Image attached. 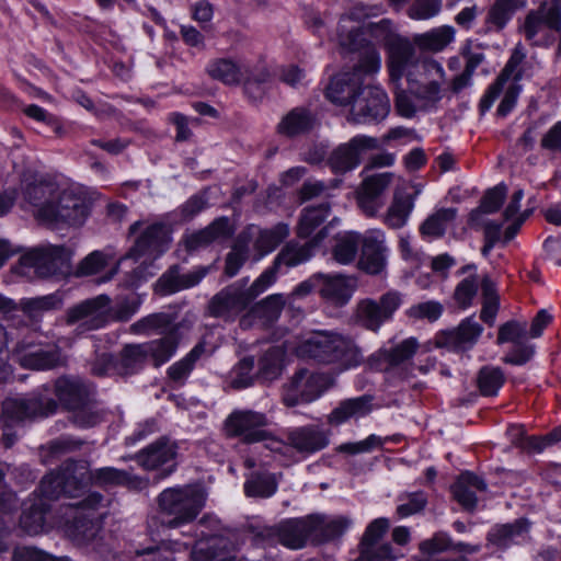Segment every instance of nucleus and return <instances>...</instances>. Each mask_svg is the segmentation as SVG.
I'll return each mask as SVG.
<instances>
[{
    "instance_id": "bf43d9fd",
    "label": "nucleus",
    "mask_w": 561,
    "mask_h": 561,
    "mask_svg": "<svg viewBox=\"0 0 561 561\" xmlns=\"http://www.w3.org/2000/svg\"><path fill=\"white\" fill-rule=\"evenodd\" d=\"M478 383L484 396H495L504 383V375L500 368L485 367L480 370Z\"/></svg>"
},
{
    "instance_id": "393cba45",
    "label": "nucleus",
    "mask_w": 561,
    "mask_h": 561,
    "mask_svg": "<svg viewBox=\"0 0 561 561\" xmlns=\"http://www.w3.org/2000/svg\"><path fill=\"white\" fill-rule=\"evenodd\" d=\"M278 542L284 547L297 550L305 547L308 539H312V530L309 516L288 519L276 528Z\"/></svg>"
},
{
    "instance_id": "a18cd8bd",
    "label": "nucleus",
    "mask_w": 561,
    "mask_h": 561,
    "mask_svg": "<svg viewBox=\"0 0 561 561\" xmlns=\"http://www.w3.org/2000/svg\"><path fill=\"white\" fill-rule=\"evenodd\" d=\"M62 304L64 297L57 291L45 296L24 298L20 301V307L27 317L35 319L45 312L59 309Z\"/></svg>"
},
{
    "instance_id": "412c9836",
    "label": "nucleus",
    "mask_w": 561,
    "mask_h": 561,
    "mask_svg": "<svg viewBox=\"0 0 561 561\" xmlns=\"http://www.w3.org/2000/svg\"><path fill=\"white\" fill-rule=\"evenodd\" d=\"M59 183L55 180L43 175H25L22 181V196L24 199L23 207L30 206L39 219V210L43 207H49Z\"/></svg>"
},
{
    "instance_id": "7c9ffc66",
    "label": "nucleus",
    "mask_w": 561,
    "mask_h": 561,
    "mask_svg": "<svg viewBox=\"0 0 561 561\" xmlns=\"http://www.w3.org/2000/svg\"><path fill=\"white\" fill-rule=\"evenodd\" d=\"M485 489V483L471 472L461 473L451 488L454 497L466 510L476 507L477 492Z\"/></svg>"
},
{
    "instance_id": "2eb2a0df",
    "label": "nucleus",
    "mask_w": 561,
    "mask_h": 561,
    "mask_svg": "<svg viewBox=\"0 0 561 561\" xmlns=\"http://www.w3.org/2000/svg\"><path fill=\"white\" fill-rule=\"evenodd\" d=\"M378 147V140L374 137L358 135L350 141L336 147L329 157V165L333 173L343 174L356 169L362 157L369 150Z\"/></svg>"
},
{
    "instance_id": "4d7b16f0",
    "label": "nucleus",
    "mask_w": 561,
    "mask_h": 561,
    "mask_svg": "<svg viewBox=\"0 0 561 561\" xmlns=\"http://www.w3.org/2000/svg\"><path fill=\"white\" fill-rule=\"evenodd\" d=\"M483 293V307L481 310V319L492 325L494 323L499 298L493 282L489 278H484L481 285Z\"/></svg>"
},
{
    "instance_id": "de8ad7c7",
    "label": "nucleus",
    "mask_w": 561,
    "mask_h": 561,
    "mask_svg": "<svg viewBox=\"0 0 561 561\" xmlns=\"http://www.w3.org/2000/svg\"><path fill=\"white\" fill-rule=\"evenodd\" d=\"M314 123L313 116L305 108H294L279 122L278 133L285 136H296L308 131Z\"/></svg>"
},
{
    "instance_id": "c03bdc74",
    "label": "nucleus",
    "mask_w": 561,
    "mask_h": 561,
    "mask_svg": "<svg viewBox=\"0 0 561 561\" xmlns=\"http://www.w3.org/2000/svg\"><path fill=\"white\" fill-rule=\"evenodd\" d=\"M524 54L518 48H516L513 55L511 56L510 60L507 61L503 72L497 78L496 82L489 87V89L486 90L481 101V105L484 110H489L493 105L501 90L503 89L505 83L511 79V77H514V79L516 78L518 80V77L515 76L514 72L517 66L522 62Z\"/></svg>"
},
{
    "instance_id": "603ef678",
    "label": "nucleus",
    "mask_w": 561,
    "mask_h": 561,
    "mask_svg": "<svg viewBox=\"0 0 561 561\" xmlns=\"http://www.w3.org/2000/svg\"><path fill=\"white\" fill-rule=\"evenodd\" d=\"M113 257L114 255L110 251H93L79 263L76 270V275H94L104 268Z\"/></svg>"
},
{
    "instance_id": "c9c22d12",
    "label": "nucleus",
    "mask_w": 561,
    "mask_h": 561,
    "mask_svg": "<svg viewBox=\"0 0 561 561\" xmlns=\"http://www.w3.org/2000/svg\"><path fill=\"white\" fill-rule=\"evenodd\" d=\"M175 458V448L167 442L150 445L137 455L138 463L146 470H153L168 465Z\"/></svg>"
},
{
    "instance_id": "c85d7f7f",
    "label": "nucleus",
    "mask_w": 561,
    "mask_h": 561,
    "mask_svg": "<svg viewBox=\"0 0 561 561\" xmlns=\"http://www.w3.org/2000/svg\"><path fill=\"white\" fill-rule=\"evenodd\" d=\"M288 440L291 447L307 454L323 449L329 444L328 435L314 426L294 430L290 432Z\"/></svg>"
},
{
    "instance_id": "79ce46f5",
    "label": "nucleus",
    "mask_w": 561,
    "mask_h": 561,
    "mask_svg": "<svg viewBox=\"0 0 561 561\" xmlns=\"http://www.w3.org/2000/svg\"><path fill=\"white\" fill-rule=\"evenodd\" d=\"M149 362L159 367L169 362L176 353L178 336L174 331L165 336L145 343Z\"/></svg>"
},
{
    "instance_id": "13d9d810",
    "label": "nucleus",
    "mask_w": 561,
    "mask_h": 561,
    "mask_svg": "<svg viewBox=\"0 0 561 561\" xmlns=\"http://www.w3.org/2000/svg\"><path fill=\"white\" fill-rule=\"evenodd\" d=\"M21 527L28 535H38L45 529V503L39 506L32 505L31 510L24 511L21 516Z\"/></svg>"
},
{
    "instance_id": "4468645a",
    "label": "nucleus",
    "mask_w": 561,
    "mask_h": 561,
    "mask_svg": "<svg viewBox=\"0 0 561 561\" xmlns=\"http://www.w3.org/2000/svg\"><path fill=\"white\" fill-rule=\"evenodd\" d=\"M401 302L400 294L393 290L382 295L379 301L360 300L356 309V320L366 329L377 332L385 322L392 318Z\"/></svg>"
},
{
    "instance_id": "72a5a7b5",
    "label": "nucleus",
    "mask_w": 561,
    "mask_h": 561,
    "mask_svg": "<svg viewBox=\"0 0 561 561\" xmlns=\"http://www.w3.org/2000/svg\"><path fill=\"white\" fill-rule=\"evenodd\" d=\"M456 216V208L436 209L421 225L420 232L422 237L427 241L443 237L448 227L455 221Z\"/></svg>"
},
{
    "instance_id": "4be33fe9",
    "label": "nucleus",
    "mask_w": 561,
    "mask_h": 561,
    "mask_svg": "<svg viewBox=\"0 0 561 561\" xmlns=\"http://www.w3.org/2000/svg\"><path fill=\"white\" fill-rule=\"evenodd\" d=\"M318 285L321 297L333 306L346 305L356 289L355 278L341 274H319Z\"/></svg>"
},
{
    "instance_id": "864d4df0",
    "label": "nucleus",
    "mask_w": 561,
    "mask_h": 561,
    "mask_svg": "<svg viewBox=\"0 0 561 561\" xmlns=\"http://www.w3.org/2000/svg\"><path fill=\"white\" fill-rule=\"evenodd\" d=\"M95 481L102 485H127L136 486L140 482L133 478L126 471L115 469L113 467H105L98 469L93 476Z\"/></svg>"
},
{
    "instance_id": "9b49d317",
    "label": "nucleus",
    "mask_w": 561,
    "mask_h": 561,
    "mask_svg": "<svg viewBox=\"0 0 561 561\" xmlns=\"http://www.w3.org/2000/svg\"><path fill=\"white\" fill-rule=\"evenodd\" d=\"M334 382L331 375L298 370L284 388V402L287 405L310 403L328 390Z\"/></svg>"
},
{
    "instance_id": "dca6fc26",
    "label": "nucleus",
    "mask_w": 561,
    "mask_h": 561,
    "mask_svg": "<svg viewBox=\"0 0 561 561\" xmlns=\"http://www.w3.org/2000/svg\"><path fill=\"white\" fill-rule=\"evenodd\" d=\"M359 245H362V252L358 267L368 274L381 273L387 265L389 253L385 232L380 229L365 231L360 234Z\"/></svg>"
},
{
    "instance_id": "58836bf2",
    "label": "nucleus",
    "mask_w": 561,
    "mask_h": 561,
    "mask_svg": "<svg viewBox=\"0 0 561 561\" xmlns=\"http://www.w3.org/2000/svg\"><path fill=\"white\" fill-rule=\"evenodd\" d=\"M316 247L307 242L300 244L296 241L288 242L275 257L276 268H290L307 262L313 255Z\"/></svg>"
},
{
    "instance_id": "e2e57ef3",
    "label": "nucleus",
    "mask_w": 561,
    "mask_h": 561,
    "mask_svg": "<svg viewBox=\"0 0 561 561\" xmlns=\"http://www.w3.org/2000/svg\"><path fill=\"white\" fill-rule=\"evenodd\" d=\"M169 323L170 318L168 314L154 313L131 324L130 330L136 334H151L153 332H162Z\"/></svg>"
},
{
    "instance_id": "b1692460",
    "label": "nucleus",
    "mask_w": 561,
    "mask_h": 561,
    "mask_svg": "<svg viewBox=\"0 0 561 561\" xmlns=\"http://www.w3.org/2000/svg\"><path fill=\"white\" fill-rule=\"evenodd\" d=\"M250 302L244 293V285L233 284L211 299L209 312L215 317L229 319L242 311Z\"/></svg>"
},
{
    "instance_id": "e433bc0d",
    "label": "nucleus",
    "mask_w": 561,
    "mask_h": 561,
    "mask_svg": "<svg viewBox=\"0 0 561 561\" xmlns=\"http://www.w3.org/2000/svg\"><path fill=\"white\" fill-rule=\"evenodd\" d=\"M529 524L518 520L515 524L497 526L489 534V540L497 547H508L513 543H522L528 537Z\"/></svg>"
},
{
    "instance_id": "680f3d73",
    "label": "nucleus",
    "mask_w": 561,
    "mask_h": 561,
    "mask_svg": "<svg viewBox=\"0 0 561 561\" xmlns=\"http://www.w3.org/2000/svg\"><path fill=\"white\" fill-rule=\"evenodd\" d=\"M248 257L253 259V253L250 252L249 244H245V242L241 243V236L239 234L234 247L227 256L226 274L229 276H234Z\"/></svg>"
},
{
    "instance_id": "39448f33",
    "label": "nucleus",
    "mask_w": 561,
    "mask_h": 561,
    "mask_svg": "<svg viewBox=\"0 0 561 561\" xmlns=\"http://www.w3.org/2000/svg\"><path fill=\"white\" fill-rule=\"evenodd\" d=\"M91 197L87 190L77 183H59L49 207H42L39 220L51 226H82L89 217Z\"/></svg>"
},
{
    "instance_id": "8fccbe9b",
    "label": "nucleus",
    "mask_w": 561,
    "mask_h": 561,
    "mask_svg": "<svg viewBox=\"0 0 561 561\" xmlns=\"http://www.w3.org/2000/svg\"><path fill=\"white\" fill-rule=\"evenodd\" d=\"M55 393L67 409H75L82 401L85 391L78 380L61 377L55 383Z\"/></svg>"
},
{
    "instance_id": "338daca9",
    "label": "nucleus",
    "mask_w": 561,
    "mask_h": 561,
    "mask_svg": "<svg viewBox=\"0 0 561 561\" xmlns=\"http://www.w3.org/2000/svg\"><path fill=\"white\" fill-rule=\"evenodd\" d=\"M254 359L252 357L242 358L231 371V381L236 388H245L252 385L254 380Z\"/></svg>"
},
{
    "instance_id": "0e129e2a",
    "label": "nucleus",
    "mask_w": 561,
    "mask_h": 561,
    "mask_svg": "<svg viewBox=\"0 0 561 561\" xmlns=\"http://www.w3.org/2000/svg\"><path fill=\"white\" fill-rule=\"evenodd\" d=\"M42 264L41 249H31L20 256L14 271L16 274L25 277L39 276V266Z\"/></svg>"
},
{
    "instance_id": "423d86ee",
    "label": "nucleus",
    "mask_w": 561,
    "mask_h": 561,
    "mask_svg": "<svg viewBox=\"0 0 561 561\" xmlns=\"http://www.w3.org/2000/svg\"><path fill=\"white\" fill-rule=\"evenodd\" d=\"M161 513L169 517L170 527H179L193 522L203 510L206 494L197 485L174 486L159 495Z\"/></svg>"
},
{
    "instance_id": "bb28decb",
    "label": "nucleus",
    "mask_w": 561,
    "mask_h": 561,
    "mask_svg": "<svg viewBox=\"0 0 561 561\" xmlns=\"http://www.w3.org/2000/svg\"><path fill=\"white\" fill-rule=\"evenodd\" d=\"M71 250L62 245H47L41 248L39 277H48L57 274H65L69 271Z\"/></svg>"
},
{
    "instance_id": "37998d69",
    "label": "nucleus",
    "mask_w": 561,
    "mask_h": 561,
    "mask_svg": "<svg viewBox=\"0 0 561 561\" xmlns=\"http://www.w3.org/2000/svg\"><path fill=\"white\" fill-rule=\"evenodd\" d=\"M525 7L524 0H496L489 10L486 24L490 30H502L517 10Z\"/></svg>"
},
{
    "instance_id": "f704fd0d",
    "label": "nucleus",
    "mask_w": 561,
    "mask_h": 561,
    "mask_svg": "<svg viewBox=\"0 0 561 561\" xmlns=\"http://www.w3.org/2000/svg\"><path fill=\"white\" fill-rule=\"evenodd\" d=\"M456 31L450 25H442L425 33L415 34L413 44L424 50L440 51L455 41Z\"/></svg>"
},
{
    "instance_id": "2f4dec72",
    "label": "nucleus",
    "mask_w": 561,
    "mask_h": 561,
    "mask_svg": "<svg viewBox=\"0 0 561 561\" xmlns=\"http://www.w3.org/2000/svg\"><path fill=\"white\" fill-rule=\"evenodd\" d=\"M413 209L414 197L403 194L398 186L393 193L392 202L383 216V222L392 229L402 228L408 222Z\"/></svg>"
},
{
    "instance_id": "09e8293b",
    "label": "nucleus",
    "mask_w": 561,
    "mask_h": 561,
    "mask_svg": "<svg viewBox=\"0 0 561 561\" xmlns=\"http://www.w3.org/2000/svg\"><path fill=\"white\" fill-rule=\"evenodd\" d=\"M285 351L282 346L275 345L268 347L259 363V375L264 380L276 379L284 367Z\"/></svg>"
},
{
    "instance_id": "052dcab7",
    "label": "nucleus",
    "mask_w": 561,
    "mask_h": 561,
    "mask_svg": "<svg viewBox=\"0 0 561 561\" xmlns=\"http://www.w3.org/2000/svg\"><path fill=\"white\" fill-rule=\"evenodd\" d=\"M149 362L145 343L125 346L122 353V364L127 373H134Z\"/></svg>"
},
{
    "instance_id": "0eeeda50",
    "label": "nucleus",
    "mask_w": 561,
    "mask_h": 561,
    "mask_svg": "<svg viewBox=\"0 0 561 561\" xmlns=\"http://www.w3.org/2000/svg\"><path fill=\"white\" fill-rule=\"evenodd\" d=\"M11 362L33 370H46L62 365L59 347L47 341V336L28 331L12 348Z\"/></svg>"
},
{
    "instance_id": "ddd939ff",
    "label": "nucleus",
    "mask_w": 561,
    "mask_h": 561,
    "mask_svg": "<svg viewBox=\"0 0 561 561\" xmlns=\"http://www.w3.org/2000/svg\"><path fill=\"white\" fill-rule=\"evenodd\" d=\"M111 299L106 295H99L87 299L67 312V323L77 324L80 333L104 327L111 318Z\"/></svg>"
},
{
    "instance_id": "f03ea898",
    "label": "nucleus",
    "mask_w": 561,
    "mask_h": 561,
    "mask_svg": "<svg viewBox=\"0 0 561 561\" xmlns=\"http://www.w3.org/2000/svg\"><path fill=\"white\" fill-rule=\"evenodd\" d=\"M381 57L374 46H367L359 53L357 65L352 71H343L334 76L327 88L328 99L348 108V119L367 124L385 119L390 112V101L385 91H375V105L367 107L359 93L367 80L379 72Z\"/></svg>"
},
{
    "instance_id": "f3484780",
    "label": "nucleus",
    "mask_w": 561,
    "mask_h": 561,
    "mask_svg": "<svg viewBox=\"0 0 561 561\" xmlns=\"http://www.w3.org/2000/svg\"><path fill=\"white\" fill-rule=\"evenodd\" d=\"M103 497L98 493H89L83 501L71 504L68 507V515L73 519L67 522V531L69 535L89 539L93 537L99 528L95 516L91 513L102 503Z\"/></svg>"
},
{
    "instance_id": "c756f323",
    "label": "nucleus",
    "mask_w": 561,
    "mask_h": 561,
    "mask_svg": "<svg viewBox=\"0 0 561 561\" xmlns=\"http://www.w3.org/2000/svg\"><path fill=\"white\" fill-rule=\"evenodd\" d=\"M371 411V399L367 396L342 401L330 413L328 421L332 425H341L352 419H360Z\"/></svg>"
},
{
    "instance_id": "6e6552de",
    "label": "nucleus",
    "mask_w": 561,
    "mask_h": 561,
    "mask_svg": "<svg viewBox=\"0 0 561 561\" xmlns=\"http://www.w3.org/2000/svg\"><path fill=\"white\" fill-rule=\"evenodd\" d=\"M265 414L252 410L232 412L226 420L225 428L229 436L241 437L245 443L263 442L264 447L274 454H284L289 446L265 430L267 425Z\"/></svg>"
},
{
    "instance_id": "6ab92c4d",
    "label": "nucleus",
    "mask_w": 561,
    "mask_h": 561,
    "mask_svg": "<svg viewBox=\"0 0 561 561\" xmlns=\"http://www.w3.org/2000/svg\"><path fill=\"white\" fill-rule=\"evenodd\" d=\"M289 234V228L286 224H277L270 229H261L256 226H250L240 233L241 243L250 245V252L253 253V260L259 261L263 256L273 252L275 248Z\"/></svg>"
},
{
    "instance_id": "f257e3e1",
    "label": "nucleus",
    "mask_w": 561,
    "mask_h": 561,
    "mask_svg": "<svg viewBox=\"0 0 561 561\" xmlns=\"http://www.w3.org/2000/svg\"><path fill=\"white\" fill-rule=\"evenodd\" d=\"M388 69L396 84V110L403 117H412L417 107L433 106L443 99L446 81L444 67L438 61L416 56L407 39H393L388 47Z\"/></svg>"
},
{
    "instance_id": "f8f14e48",
    "label": "nucleus",
    "mask_w": 561,
    "mask_h": 561,
    "mask_svg": "<svg viewBox=\"0 0 561 561\" xmlns=\"http://www.w3.org/2000/svg\"><path fill=\"white\" fill-rule=\"evenodd\" d=\"M56 409L54 401H48L44 407V403L35 398H9L2 404V417L3 423V440L5 447L13 445L15 435L11 433V427L15 424L33 419L38 415H48Z\"/></svg>"
},
{
    "instance_id": "473e14b6",
    "label": "nucleus",
    "mask_w": 561,
    "mask_h": 561,
    "mask_svg": "<svg viewBox=\"0 0 561 561\" xmlns=\"http://www.w3.org/2000/svg\"><path fill=\"white\" fill-rule=\"evenodd\" d=\"M231 233V227L227 218L216 219L207 228L192 233L186 238V248L197 250L215 241L226 239Z\"/></svg>"
},
{
    "instance_id": "5fc2aeb1",
    "label": "nucleus",
    "mask_w": 561,
    "mask_h": 561,
    "mask_svg": "<svg viewBox=\"0 0 561 561\" xmlns=\"http://www.w3.org/2000/svg\"><path fill=\"white\" fill-rule=\"evenodd\" d=\"M203 346H195L185 357L171 365L168 369L169 377L178 383H183L191 374L195 362L201 356Z\"/></svg>"
},
{
    "instance_id": "aec40b11",
    "label": "nucleus",
    "mask_w": 561,
    "mask_h": 561,
    "mask_svg": "<svg viewBox=\"0 0 561 561\" xmlns=\"http://www.w3.org/2000/svg\"><path fill=\"white\" fill-rule=\"evenodd\" d=\"M396 180L403 182L401 176H397L392 172H382L366 176L357 192V202L362 210L368 216L376 215L382 205L379 197Z\"/></svg>"
},
{
    "instance_id": "49530a36",
    "label": "nucleus",
    "mask_w": 561,
    "mask_h": 561,
    "mask_svg": "<svg viewBox=\"0 0 561 561\" xmlns=\"http://www.w3.org/2000/svg\"><path fill=\"white\" fill-rule=\"evenodd\" d=\"M206 71L209 77L225 84L239 83L243 75L242 66L228 58L211 60L207 65Z\"/></svg>"
},
{
    "instance_id": "20e7f679",
    "label": "nucleus",
    "mask_w": 561,
    "mask_h": 561,
    "mask_svg": "<svg viewBox=\"0 0 561 561\" xmlns=\"http://www.w3.org/2000/svg\"><path fill=\"white\" fill-rule=\"evenodd\" d=\"M170 243L171 231L168 226L160 222L147 225L136 238L135 244L129 253L100 282L104 283L112 279L122 265H125L128 261H133L134 263L140 262V265L134 270L133 276L127 279L126 283L128 286H137L141 280L156 273L157 268L151 261L165 252Z\"/></svg>"
},
{
    "instance_id": "ea45409f",
    "label": "nucleus",
    "mask_w": 561,
    "mask_h": 561,
    "mask_svg": "<svg viewBox=\"0 0 561 561\" xmlns=\"http://www.w3.org/2000/svg\"><path fill=\"white\" fill-rule=\"evenodd\" d=\"M360 234L355 231H343L334 237L332 247L333 259L342 265L354 262L359 247Z\"/></svg>"
},
{
    "instance_id": "7ed1b4c3",
    "label": "nucleus",
    "mask_w": 561,
    "mask_h": 561,
    "mask_svg": "<svg viewBox=\"0 0 561 561\" xmlns=\"http://www.w3.org/2000/svg\"><path fill=\"white\" fill-rule=\"evenodd\" d=\"M287 351L302 359L332 366L343 373L358 367L363 354L355 340L333 330H312L286 343Z\"/></svg>"
},
{
    "instance_id": "a19ab883",
    "label": "nucleus",
    "mask_w": 561,
    "mask_h": 561,
    "mask_svg": "<svg viewBox=\"0 0 561 561\" xmlns=\"http://www.w3.org/2000/svg\"><path fill=\"white\" fill-rule=\"evenodd\" d=\"M277 488L276 474L267 471L252 472L244 482V492L249 497H271Z\"/></svg>"
},
{
    "instance_id": "69168bd1",
    "label": "nucleus",
    "mask_w": 561,
    "mask_h": 561,
    "mask_svg": "<svg viewBox=\"0 0 561 561\" xmlns=\"http://www.w3.org/2000/svg\"><path fill=\"white\" fill-rule=\"evenodd\" d=\"M524 198L523 190H517L514 192L510 204L505 208V218L507 220H514V224L510 226L506 230L505 242L510 241L517 233V230L522 222L524 221V217L518 216L520 202Z\"/></svg>"
},
{
    "instance_id": "6e6d98bb",
    "label": "nucleus",
    "mask_w": 561,
    "mask_h": 561,
    "mask_svg": "<svg viewBox=\"0 0 561 561\" xmlns=\"http://www.w3.org/2000/svg\"><path fill=\"white\" fill-rule=\"evenodd\" d=\"M507 436L515 446L530 453H540L547 445L537 436H527L522 425H511L507 428Z\"/></svg>"
},
{
    "instance_id": "1a4fd4ad",
    "label": "nucleus",
    "mask_w": 561,
    "mask_h": 561,
    "mask_svg": "<svg viewBox=\"0 0 561 561\" xmlns=\"http://www.w3.org/2000/svg\"><path fill=\"white\" fill-rule=\"evenodd\" d=\"M90 479L83 462H67L60 471L45 476L39 485L44 500L58 499L61 494L78 497L84 494L87 481Z\"/></svg>"
},
{
    "instance_id": "9d476101",
    "label": "nucleus",
    "mask_w": 561,
    "mask_h": 561,
    "mask_svg": "<svg viewBox=\"0 0 561 561\" xmlns=\"http://www.w3.org/2000/svg\"><path fill=\"white\" fill-rule=\"evenodd\" d=\"M561 26V0H545L526 16L523 32L534 45H548Z\"/></svg>"
},
{
    "instance_id": "cd10ccee",
    "label": "nucleus",
    "mask_w": 561,
    "mask_h": 561,
    "mask_svg": "<svg viewBox=\"0 0 561 561\" xmlns=\"http://www.w3.org/2000/svg\"><path fill=\"white\" fill-rule=\"evenodd\" d=\"M312 539L324 541L343 535L351 526L352 520L345 516L310 515Z\"/></svg>"
},
{
    "instance_id": "5701e85b",
    "label": "nucleus",
    "mask_w": 561,
    "mask_h": 561,
    "mask_svg": "<svg viewBox=\"0 0 561 561\" xmlns=\"http://www.w3.org/2000/svg\"><path fill=\"white\" fill-rule=\"evenodd\" d=\"M330 214V206L327 203L312 205L304 209L299 225L298 236L300 238H311L309 241L314 247H319L328 236V226L318 228L324 222Z\"/></svg>"
},
{
    "instance_id": "a878e982",
    "label": "nucleus",
    "mask_w": 561,
    "mask_h": 561,
    "mask_svg": "<svg viewBox=\"0 0 561 561\" xmlns=\"http://www.w3.org/2000/svg\"><path fill=\"white\" fill-rule=\"evenodd\" d=\"M205 274L206 271L204 270H195L180 274L179 268L173 267L159 278L154 289L160 295H171L197 285L204 278Z\"/></svg>"
},
{
    "instance_id": "774afa93",
    "label": "nucleus",
    "mask_w": 561,
    "mask_h": 561,
    "mask_svg": "<svg viewBox=\"0 0 561 561\" xmlns=\"http://www.w3.org/2000/svg\"><path fill=\"white\" fill-rule=\"evenodd\" d=\"M443 313V306L438 301L430 300L413 305L407 310L410 318L436 321Z\"/></svg>"
},
{
    "instance_id": "4c0bfd02",
    "label": "nucleus",
    "mask_w": 561,
    "mask_h": 561,
    "mask_svg": "<svg viewBox=\"0 0 561 561\" xmlns=\"http://www.w3.org/2000/svg\"><path fill=\"white\" fill-rule=\"evenodd\" d=\"M482 331V327L473 318H467L457 329L447 333V343L457 350L471 348Z\"/></svg>"
},
{
    "instance_id": "a211bd4d",
    "label": "nucleus",
    "mask_w": 561,
    "mask_h": 561,
    "mask_svg": "<svg viewBox=\"0 0 561 561\" xmlns=\"http://www.w3.org/2000/svg\"><path fill=\"white\" fill-rule=\"evenodd\" d=\"M371 15V9L363 4H355L342 15L336 30L337 44L344 49L356 50L362 44L360 37L367 25L366 20Z\"/></svg>"
},
{
    "instance_id": "3c124183",
    "label": "nucleus",
    "mask_w": 561,
    "mask_h": 561,
    "mask_svg": "<svg viewBox=\"0 0 561 561\" xmlns=\"http://www.w3.org/2000/svg\"><path fill=\"white\" fill-rule=\"evenodd\" d=\"M417 348V342L415 339L410 337L391 350H388L387 347L380 348L373 358H380L387 362L389 365L394 366L403 363L404 360L412 357V355L415 353Z\"/></svg>"
}]
</instances>
